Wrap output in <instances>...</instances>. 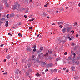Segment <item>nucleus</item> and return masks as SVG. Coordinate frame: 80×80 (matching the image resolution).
I'll return each instance as SVG.
<instances>
[{
    "instance_id": "1",
    "label": "nucleus",
    "mask_w": 80,
    "mask_h": 80,
    "mask_svg": "<svg viewBox=\"0 0 80 80\" xmlns=\"http://www.w3.org/2000/svg\"><path fill=\"white\" fill-rule=\"evenodd\" d=\"M20 7V5H14L12 6V8L13 10H19V8Z\"/></svg>"
},
{
    "instance_id": "2",
    "label": "nucleus",
    "mask_w": 80,
    "mask_h": 80,
    "mask_svg": "<svg viewBox=\"0 0 80 80\" xmlns=\"http://www.w3.org/2000/svg\"><path fill=\"white\" fill-rule=\"evenodd\" d=\"M38 57L39 58H43V57H44V54L43 53H40L38 55Z\"/></svg>"
},
{
    "instance_id": "3",
    "label": "nucleus",
    "mask_w": 80,
    "mask_h": 80,
    "mask_svg": "<svg viewBox=\"0 0 80 80\" xmlns=\"http://www.w3.org/2000/svg\"><path fill=\"white\" fill-rule=\"evenodd\" d=\"M46 65L47 67L48 68H49V67H52V63H50L49 64H46Z\"/></svg>"
},
{
    "instance_id": "4",
    "label": "nucleus",
    "mask_w": 80,
    "mask_h": 80,
    "mask_svg": "<svg viewBox=\"0 0 80 80\" xmlns=\"http://www.w3.org/2000/svg\"><path fill=\"white\" fill-rule=\"evenodd\" d=\"M66 29L68 32H69L71 30V28L69 27H67Z\"/></svg>"
},
{
    "instance_id": "5",
    "label": "nucleus",
    "mask_w": 80,
    "mask_h": 80,
    "mask_svg": "<svg viewBox=\"0 0 80 80\" xmlns=\"http://www.w3.org/2000/svg\"><path fill=\"white\" fill-rule=\"evenodd\" d=\"M71 68L72 71H75V68L73 66H71Z\"/></svg>"
},
{
    "instance_id": "6",
    "label": "nucleus",
    "mask_w": 80,
    "mask_h": 80,
    "mask_svg": "<svg viewBox=\"0 0 80 80\" xmlns=\"http://www.w3.org/2000/svg\"><path fill=\"white\" fill-rule=\"evenodd\" d=\"M67 32V29L66 28H64L63 29H62V32L64 33H65Z\"/></svg>"
},
{
    "instance_id": "7",
    "label": "nucleus",
    "mask_w": 80,
    "mask_h": 80,
    "mask_svg": "<svg viewBox=\"0 0 80 80\" xmlns=\"http://www.w3.org/2000/svg\"><path fill=\"white\" fill-rule=\"evenodd\" d=\"M57 23H58V25H60V24H61V25H63V22H57Z\"/></svg>"
},
{
    "instance_id": "8",
    "label": "nucleus",
    "mask_w": 80,
    "mask_h": 80,
    "mask_svg": "<svg viewBox=\"0 0 80 80\" xmlns=\"http://www.w3.org/2000/svg\"><path fill=\"white\" fill-rule=\"evenodd\" d=\"M10 17L11 18H12V17H15V14L14 13L11 14H10Z\"/></svg>"
},
{
    "instance_id": "9",
    "label": "nucleus",
    "mask_w": 80,
    "mask_h": 80,
    "mask_svg": "<svg viewBox=\"0 0 80 80\" xmlns=\"http://www.w3.org/2000/svg\"><path fill=\"white\" fill-rule=\"evenodd\" d=\"M6 23H5V25L6 26V27H8V21H6V22H5Z\"/></svg>"
},
{
    "instance_id": "10",
    "label": "nucleus",
    "mask_w": 80,
    "mask_h": 80,
    "mask_svg": "<svg viewBox=\"0 0 80 80\" xmlns=\"http://www.w3.org/2000/svg\"><path fill=\"white\" fill-rule=\"evenodd\" d=\"M53 52L52 50H48V53L52 54Z\"/></svg>"
},
{
    "instance_id": "11",
    "label": "nucleus",
    "mask_w": 80,
    "mask_h": 80,
    "mask_svg": "<svg viewBox=\"0 0 80 80\" xmlns=\"http://www.w3.org/2000/svg\"><path fill=\"white\" fill-rule=\"evenodd\" d=\"M65 26L67 27H68L69 26V24H68V23H66L65 25Z\"/></svg>"
},
{
    "instance_id": "12",
    "label": "nucleus",
    "mask_w": 80,
    "mask_h": 80,
    "mask_svg": "<svg viewBox=\"0 0 80 80\" xmlns=\"http://www.w3.org/2000/svg\"><path fill=\"white\" fill-rule=\"evenodd\" d=\"M5 4L6 7H8L9 6V4H8V2L7 3H5Z\"/></svg>"
},
{
    "instance_id": "13",
    "label": "nucleus",
    "mask_w": 80,
    "mask_h": 80,
    "mask_svg": "<svg viewBox=\"0 0 80 80\" xmlns=\"http://www.w3.org/2000/svg\"><path fill=\"white\" fill-rule=\"evenodd\" d=\"M6 58H7V59H9V58H10V55H8V56H7L6 57Z\"/></svg>"
},
{
    "instance_id": "14",
    "label": "nucleus",
    "mask_w": 80,
    "mask_h": 80,
    "mask_svg": "<svg viewBox=\"0 0 80 80\" xmlns=\"http://www.w3.org/2000/svg\"><path fill=\"white\" fill-rule=\"evenodd\" d=\"M65 40H66V41H67V39H68V37L67 36L66 37H65Z\"/></svg>"
},
{
    "instance_id": "15",
    "label": "nucleus",
    "mask_w": 80,
    "mask_h": 80,
    "mask_svg": "<svg viewBox=\"0 0 80 80\" xmlns=\"http://www.w3.org/2000/svg\"><path fill=\"white\" fill-rule=\"evenodd\" d=\"M27 50H28V51H29L30 52V51H31V49H30V48H27Z\"/></svg>"
},
{
    "instance_id": "16",
    "label": "nucleus",
    "mask_w": 80,
    "mask_h": 80,
    "mask_svg": "<svg viewBox=\"0 0 80 80\" xmlns=\"http://www.w3.org/2000/svg\"><path fill=\"white\" fill-rule=\"evenodd\" d=\"M48 55V53L46 52V54L44 55V56L45 57H47V56Z\"/></svg>"
},
{
    "instance_id": "17",
    "label": "nucleus",
    "mask_w": 80,
    "mask_h": 80,
    "mask_svg": "<svg viewBox=\"0 0 80 80\" xmlns=\"http://www.w3.org/2000/svg\"><path fill=\"white\" fill-rule=\"evenodd\" d=\"M18 71H16V74H18V72H19V70L18 69Z\"/></svg>"
},
{
    "instance_id": "18",
    "label": "nucleus",
    "mask_w": 80,
    "mask_h": 80,
    "mask_svg": "<svg viewBox=\"0 0 80 80\" xmlns=\"http://www.w3.org/2000/svg\"><path fill=\"white\" fill-rule=\"evenodd\" d=\"M40 50L41 51H42V50H43V47H41L40 48Z\"/></svg>"
},
{
    "instance_id": "19",
    "label": "nucleus",
    "mask_w": 80,
    "mask_h": 80,
    "mask_svg": "<svg viewBox=\"0 0 80 80\" xmlns=\"http://www.w3.org/2000/svg\"><path fill=\"white\" fill-rule=\"evenodd\" d=\"M60 59V58H57L56 59V61L57 62L58 61V60H59Z\"/></svg>"
},
{
    "instance_id": "20",
    "label": "nucleus",
    "mask_w": 80,
    "mask_h": 80,
    "mask_svg": "<svg viewBox=\"0 0 80 80\" xmlns=\"http://www.w3.org/2000/svg\"><path fill=\"white\" fill-rule=\"evenodd\" d=\"M6 17L7 18H10V15L9 14L7 15Z\"/></svg>"
},
{
    "instance_id": "21",
    "label": "nucleus",
    "mask_w": 80,
    "mask_h": 80,
    "mask_svg": "<svg viewBox=\"0 0 80 80\" xmlns=\"http://www.w3.org/2000/svg\"><path fill=\"white\" fill-rule=\"evenodd\" d=\"M3 2H4L5 3H8V2H7V0H4Z\"/></svg>"
},
{
    "instance_id": "22",
    "label": "nucleus",
    "mask_w": 80,
    "mask_h": 80,
    "mask_svg": "<svg viewBox=\"0 0 80 80\" xmlns=\"http://www.w3.org/2000/svg\"><path fill=\"white\" fill-rule=\"evenodd\" d=\"M68 58V59H69V60H72V56L71 55Z\"/></svg>"
},
{
    "instance_id": "23",
    "label": "nucleus",
    "mask_w": 80,
    "mask_h": 80,
    "mask_svg": "<svg viewBox=\"0 0 80 80\" xmlns=\"http://www.w3.org/2000/svg\"><path fill=\"white\" fill-rule=\"evenodd\" d=\"M3 75H7L8 74V72H4L3 73Z\"/></svg>"
},
{
    "instance_id": "24",
    "label": "nucleus",
    "mask_w": 80,
    "mask_h": 80,
    "mask_svg": "<svg viewBox=\"0 0 80 80\" xmlns=\"http://www.w3.org/2000/svg\"><path fill=\"white\" fill-rule=\"evenodd\" d=\"M26 74L28 76L30 75V73H29V72H26Z\"/></svg>"
},
{
    "instance_id": "25",
    "label": "nucleus",
    "mask_w": 80,
    "mask_h": 80,
    "mask_svg": "<svg viewBox=\"0 0 80 80\" xmlns=\"http://www.w3.org/2000/svg\"><path fill=\"white\" fill-rule=\"evenodd\" d=\"M26 60H25V59H23L22 60V62H24V63H26Z\"/></svg>"
},
{
    "instance_id": "26",
    "label": "nucleus",
    "mask_w": 80,
    "mask_h": 80,
    "mask_svg": "<svg viewBox=\"0 0 80 80\" xmlns=\"http://www.w3.org/2000/svg\"><path fill=\"white\" fill-rule=\"evenodd\" d=\"M18 35L20 37H22V35L20 33H19L18 34Z\"/></svg>"
},
{
    "instance_id": "27",
    "label": "nucleus",
    "mask_w": 80,
    "mask_h": 80,
    "mask_svg": "<svg viewBox=\"0 0 80 80\" xmlns=\"http://www.w3.org/2000/svg\"><path fill=\"white\" fill-rule=\"evenodd\" d=\"M62 42L63 43V44H64V43H65L66 42V41H65L62 40Z\"/></svg>"
},
{
    "instance_id": "28",
    "label": "nucleus",
    "mask_w": 80,
    "mask_h": 80,
    "mask_svg": "<svg viewBox=\"0 0 80 80\" xmlns=\"http://www.w3.org/2000/svg\"><path fill=\"white\" fill-rule=\"evenodd\" d=\"M42 65H43V66H45V65H46V62H43Z\"/></svg>"
},
{
    "instance_id": "29",
    "label": "nucleus",
    "mask_w": 80,
    "mask_h": 80,
    "mask_svg": "<svg viewBox=\"0 0 80 80\" xmlns=\"http://www.w3.org/2000/svg\"><path fill=\"white\" fill-rule=\"evenodd\" d=\"M2 23H3V22H2V21H0V25H2Z\"/></svg>"
},
{
    "instance_id": "30",
    "label": "nucleus",
    "mask_w": 80,
    "mask_h": 80,
    "mask_svg": "<svg viewBox=\"0 0 80 80\" xmlns=\"http://www.w3.org/2000/svg\"><path fill=\"white\" fill-rule=\"evenodd\" d=\"M43 15L44 17H45V16L47 15V14H46V13H45V12H43Z\"/></svg>"
},
{
    "instance_id": "31",
    "label": "nucleus",
    "mask_w": 80,
    "mask_h": 80,
    "mask_svg": "<svg viewBox=\"0 0 80 80\" xmlns=\"http://www.w3.org/2000/svg\"><path fill=\"white\" fill-rule=\"evenodd\" d=\"M32 27H33L32 26L29 27V30H31V29H32Z\"/></svg>"
},
{
    "instance_id": "32",
    "label": "nucleus",
    "mask_w": 80,
    "mask_h": 80,
    "mask_svg": "<svg viewBox=\"0 0 80 80\" xmlns=\"http://www.w3.org/2000/svg\"><path fill=\"white\" fill-rule=\"evenodd\" d=\"M1 20H2V21H5V18H2L1 19Z\"/></svg>"
},
{
    "instance_id": "33",
    "label": "nucleus",
    "mask_w": 80,
    "mask_h": 80,
    "mask_svg": "<svg viewBox=\"0 0 80 80\" xmlns=\"http://www.w3.org/2000/svg\"><path fill=\"white\" fill-rule=\"evenodd\" d=\"M33 20H34V18H33L31 20H29V21L30 22H32V21H33Z\"/></svg>"
},
{
    "instance_id": "34",
    "label": "nucleus",
    "mask_w": 80,
    "mask_h": 80,
    "mask_svg": "<svg viewBox=\"0 0 80 80\" xmlns=\"http://www.w3.org/2000/svg\"><path fill=\"white\" fill-rule=\"evenodd\" d=\"M25 13H28V10H26V11Z\"/></svg>"
},
{
    "instance_id": "35",
    "label": "nucleus",
    "mask_w": 80,
    "mask_h": 80,
    "mask_svg": "<svg viewBox=\"0 0 80 80\" xmlns=\"http://www.w3.org/2000/svg\"><path fill=\"white\" fill-rule=\"evenodd\" d=\"M47 6H48V4H46L45 5H44V7H47Z\"/></svg>"
},
{
    "instance_id": "36",
    "label": "nucleus",
    "mask_w": 80,
    "mask_h": 80,
    "mask_svg": "<svg viewBox=\"0 0 80 80\" xmlns=\"http://www.w3.org/2000/svg\"><path fill=\"white\" fill-rule=\"evenodd\" d=\"M63 10V8H62H62L59 9V10H60V12H62V10Z\"/></svg>"
},
{
    "instance_id": "37",
    "label": "nucleus",
    "mask_w": 80,
    "mask_h": 80,
    "mask_svg": "<svg viewBox=\"0 0 80 80\" xmlns=\"http://www.w3.org/2000/svg\"><path fill=\"white\" fill-rule=\"evenodd\" d=\"M53 72H57V69H54L53 70Z\"/></svg>"
},
{
    "instance_id": "38",
    "label": "nucleus",
    "mask_w": 80,
    "mask_h": 80,
    "mask_svg": "<svg viewBox=\"0 0 80 80\" xmlns=\"http://www.w3.org/2000/svg\"><path fill=\"white\" fill-rule=\"evenodd\" d=\"M36 76H37V77H38V76H39V73L37 72L36 74Z\"/></svg>"
},
{
    "instance_id": "39",
    "label": "nucleus",
    "mask_w": 80,
    "mask_h": 80,
    "mask_svg": "<svg viewBox=\"0 0 80 80\" xmlns=\"http://www.w3.org/2000/svg\"><path fill=\"white\" fill-rule=\"evenodd\" d=\"M59 42V43H61V40H58Z\"/></svg>"
},
{
    "instance_id": "40",
    "label": "nucleus",
    "mask_w": 80,
    "mask_h": 80,
    "mask_svg": "<svg viewBox=\"0 0 80 80\" xmlns=\"http://www.w3.org/2000/svg\"><path fill=\"white\" fill-rule=\"evenodd\" d=\"M27 66H28V68H30V67L31 65L30 64H28Z\"/></svg>"
},
{
    "instance_id": "41",
    "label": "nucleus",
    "mask_w": 80,
    "mask_h": 80,
    "mask_svg": "<svg viewBox=\"0 0 80 80\" xmlns=\"http://www.w3.org/2000/svg\"><path fill=\"white\" fill-rule=\"evenodd\" d=\"M58 78V77H56V78H55V79L54 80H57Z\"/></svg>"
},
{
    "instance_id": "42",
    "label": "nucleus",
    "mask_w": 80,
    "mask_h": 80,
    "mask_svg": "<svg viewBox=\"0 0 80 80\" xmlns=\"http://www.w3.org/2000/svg\"><path fill=\"white\" fill-rule=\"evenodd\" d=\"M24 18H27V15H25L24 16Z\"/></svg>"
},
{
    "instance_id": "43",
    "label": "nucleus",
    "mask_w": 80,
    "mask_h": 80,
    "mask_svg": "<svg viewBox=\"0 0 80 80\" xmlns=\"http://www.w3.org/2000/svg\"><path fill=\"white\" fill-rule=\"evenodd\" d=\"M60 28H63V26L62 25H60L59 26Z\"/></svg>"
},
{
    "instance_id": "44",
    "label": "nucleus",
    "mask_w": 80,
    "mask_h": 80,
    "mask_svg": "<svg viewBox=\"0 0 80 80\" xmlns=\"http://www.w3.org/2000/svg\"><path fill=\"white\" fill-rule=\"evenodd\" d=\"M71 32L73 34L74 33V31L73 30Z\"/></svg>"
},
{
    "instance_id": "45",
    "label": "nucleus",
    "mask_w": 80,
    "mask_h": 80,
    "mask_svg": "<svg viewBox=\"0 0 80 80\" xmlns=\"http://www.w3.org/2000/svg\"><path fill=\"white\" fill-rule=\"evenodd\" d=\"M3 45H4V44H1V45H0V47H3Z\"/></svg>"
},
{
    "instance_id": "46",
    "label": "nucleus",
    "mask_w": 80,
    "mask_h": 80,
    "mask_svg": "<svg viewBox=\"0 0 80 80\" xmlns=\"http://www.w3.org/2000/svg\"><path fill=\"white\" fill-rule=\"evenodd\" d=\"M72 46H74V45H75V43H72Z\"/></svg>"
},
{
    "instance_id": "47",
    "label": "nucleus",
    "mask_w": 80,
    "mask_h": 80,
    "mask_svg": "<svg viewBox=\"0 0 80 80\" xmlns=\"http://www.w3.org/2000/svg\"><path fill=\"white\" fill-rule=\"evenodd\" d=\"M67 52H65L64 53V55H67Z\"/></svg>"
},
{
    "instance_id": "48",
    "label": "nucleus",
    "mask_w": 80,
    "mask_h": 80,
    "mask_svg": "<svg viewBox=\"0 0 80 80\" xmlns=\"http://www.w3.org/2000/svg\"><path fill=\"white\" fill-rule=\"evenodd\" d=\"M33 52H35L36 51V49L35 48H34L33 50Z\"/></svg>"
},
{
    "instance_id": "49",
    "label": "nucleus",
    "mask_w": 80,
    "mask_h": 80,
    "mask_svg": "<svg viewBox=\"0 0 80 80\" xmlns=\"http://www.w3.org/2000/svg\"><path fill=\"white\" fill-rule=\"evenodd\" d=\"M2 8H2V6L0 7V9H1V10H2Z\"/></svg>"
},
{
    "instance_id": "50",
    "label": "nucleus",
    "mask_w": 80,
    "mask_h": 80,
    "mask_svg": "<svg viewBox=\"0 0 80 80\" xmlns=\"http://www.w3.org/2000/svg\"><path fill=\"white\" fill-rule=\"evenodd\" d=\"M32 2H33V1H32V0H30V1H29V2H30V3H32Z\"/></svg>"
},
{
    "instance_id": "51",
    "label": "nucleus",
    "mask_w": 80,
    "mask_h": 80,
    "mask_svg": "<svg viewBox=\"0 0 80 80\" xmlns=\"http://www.w3.org/2000/svg\"><path fill=\"white\" fill-rule=\"evenodd\" d=\"M73 55L74 56H75V55H76V54L74 52L73 53Z\"/></svg>"
},
{
    "instance_id": "52",
    "label": "nucleus",
    "mask_w": 80,
    "mask_h": 80,
    "mask_svg": "<svg viewBox=\"0 0 80 80\" xmlns=\"http://www.w3.org/2000/svg\"><path fill=\"white\" fill-rule=\"evenodd\" d=\"M68 39H69V40H72V39L71 38H70V37H69L68 38Z\"/></svg>"
},
{
    "instance_id": "53",
    "label": "nucleus",
    "mask_w": 80,
    "mask_h": 80,
    "mask_svg": "<svg viewBox=\"0 0 80 80\" xmlns=\"http://www.w3.org/2000/svg\"><path fill=\"white\" fill-rule=\"evenodd\" d=\"M8 35H11V36H12V34H10V33H8Z\"/></svg>"
},
{
    "instance_id": "54",
    "label": "nucleus",
    "mask_w": 80,
    "mask_h": 80,
    "mask_svg": "<svg viewBox=\"0 0 80 80\" xmlns=\"http://www.w3.org/2000/svg\"><path fill=\"white\" fill-rule=\"evenodd\" d=\"M48 69H46V70H45V72H48Z\"/></svg>"
},
{
    "instance_id": "55",
    "label": "nucleus",
    "mask_w": 80,
    "mask_h": 80,
    "mask_svg": "<svg viewBox=\"0 0 80 80\" xmlns=\"http://www.w3.org/2000/svg\"><path fill=\"white\" fill-rule=\"evenodd\" d=\"M19 77L18 76H16V78H18Z\"/></svg>"
},
{
    "instance_id": "56",
    "label": "nucleus",
    "mask_w": 80,
    "mask_h": 80,
    "mask_svg": "<svg viewBox=\"0 0 80 80\" xmlns=\"http://www.w3.org/2000/svg\"><path fill=\"white\" fill-rule=\"evenodd\" d=\"M76 37H78V34H76Z\"/></svg>"
},
{
    "instance_id": "57",
    "label": "nucleus",
    "mask_w": 80,
    "mask_h": 80,
    "mask_svg": "<svg viewBox=\"0 0 80 80\" xmlns=\"http://www.w3.org/2000/svg\"><path fill=\"white\" fill-rule=\"evenodd\" d=\"M33 48H36V45H34Z\"/></svg>"
},
{
    "instance_id": "58",
    "label": "nucleus",
    "mask_w": 80,
    "mask_h": 80,
    "mask_svg": "<svg viewBox=\"0 0 80 80\" xmlns=\"http://www.w3.org/2000/svg\"><path fill=\"white\" fill-rule=\"evenodd\" d=\"M77 22H75V25H77Z\"/></svg>"
},
{
    "instance_id": "59",
    "label": "nucleus",
    "mask_w": 80,
    "mask_h": 80,
    "mask_svg": "<svg viewBox=\"0 0 80 80\" xmlns=\"http://www.w3.org/2000/svg\"><path fill=\"white\" fill-rule=\"evenodd\" d=\"M50 58L51 59H53V58L52 57H50Z\"/></svg>"
},
{
    "instance_id": "60",
    "label": "nucleus",
    "mask_w": 80,
    "mask_h": 80,
    "mask_svg": "<svg viewBox=\"0 0 80 80\" xmlns=\"http://www.w3.org/2000/svg\"><path fill=\"white\" fill-rule=\"evenodd\" d=\"M18 25H21V23L20 22L18 24Z\"/></svg>"
},
{
    "instance_id": "61",
    "label": "nucleus",
    "mask_w": 80,
    "mask_h": 80,
    "mask_svg": "<svg viewBox=\"0 0 80 80\" xmlns=\"http://www.w3.org/2000/svg\"><path fill=\"white\" fill-rule=\"evenodd\" d=\"M12 28H15V26H13L12 27Z\"/></svg>"
},
{
    "instance_id": "62",
    "label": "nucleus",
    "mask_w": 80,
    "mask_h": 80,
    "mask_svg": "<svg viewBox=\"0 0 80 80\" xmlns=\"http://www.w3.org/2000/svg\"><path fill=\"white\" fill-rule=\"evenodd\" d=\"M32 58H34L35 57V55H33L32 56Z\"/></svg>"
},
{
    "instance_id": "63",
    "label": "nucleus",
    "mask_w": 80,
    "mask_h": 80,
    "mask_svg": "<svg viewBox=\"0 0 80 80\" xmlns=\"http://www.w3.org/2000/svg\"><path fill=\"white\" fill-rule=\"evenodd\" d=\"M6 62V59H4V62Z\"/></svg>"
},
{
    "instance_id": "64",
    "label": "nucleus",
    "mask_w": 80,
    "mask_h": 80,
    "mask_svg": "<svg viewBox=\"0 0 80 80\" xmlns=\"http://www.w3.org/2000/svg\"><path fill=\"white\" fill-rule=\"evenodd\" d=\"M79 7H80V2L78 4Z\"/></svg>"
}]
</instances>
